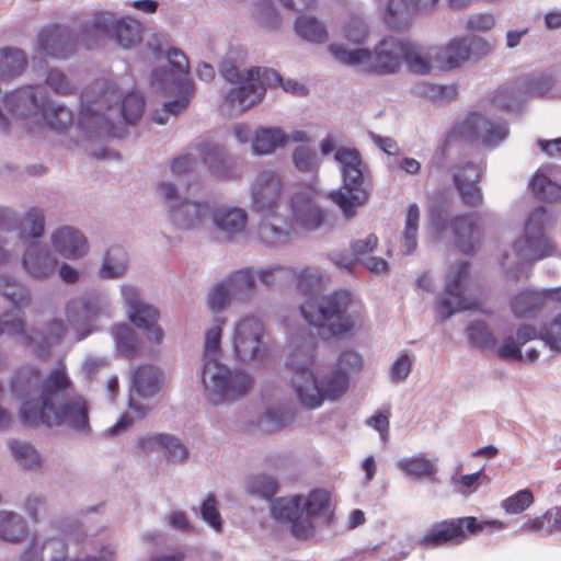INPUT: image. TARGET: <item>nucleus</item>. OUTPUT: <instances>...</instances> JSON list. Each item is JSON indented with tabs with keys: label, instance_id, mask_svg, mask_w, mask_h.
<instances>
[{
	"label": "nucleus",
	"instance_id": "79ce46f5",
	"mask_svg": "<svg viewBox=\"0 0 561 561\" xmlns=\"http://www.w3.org/2000/svg\"><path fill=\"white\" fill-rule=\"evenodd\" d=\"M27 529L24 518L13 512H0V538L10 542L21 540Z\"/></svg>",
	"mask_w": 561,
	"mask_h": 561
},
{
	"label": "nucleus",
	"instance_id": "09e8293b",
	"mask_svg": "<svg viewBox=\"0 0 561 561\" xmlns=\"http://www.w3.org/2000/svg\"><path fill=\"white\" fill-rule=\"evenodd\" d=\"M66 332V327L60 320H53L47 324L46 332L43 335L28 336L23 334L25 343L34 345L36 352L42 355V348L44 345L48 346L56 343Z\"/></svg>",
	"mask_w": 561,
	"mask_h": 561
},
{
	"label": "nucleus",
	"instance_id": "f704fd0d",
	"mask_svg": "<svg viewBox=\"0 0 561 561\" xmlns=\"http://www.w3.org/2000/svg\"><path fill=\"white\" fill-rule=\"evenodd\" d=\"M221 282L234 301L247 302L253 296L255 278L251 270L233 272Z\"/></svg>",
	"mask_w": 561,
	"mask_h": 561
},
{
	"label": "nucleus",
	"instance_id": "6e6552de",
	"mask_svg": "<svg viewBox=\"0 0 561 561\" xmlns=\"http://www.w3.org/2000/svg\"><path fill=\"white\" fill-rule=\"evenodd\" d=\"M167 65L156 69L151 77V84L156 90L163 91L168 95H174L172 101L163 102L160 108H156L152 121L163 125L171 117L178 116L188 105L193 93V84L188 80V60L186 56L176 48L168 51Z\"/></svg>",
	"mask_w": 561,
	"mask_h": 561
},
{
	"label": "nucleus",
	"instance_id": "aec40b11",
	"mask_svg": "<svg viewBox=\"0 0 561 561\" xmlns=\"http://www.w3.org/2000/svg\"><path fill=\"white\" fill-rule=\"evenodd\" d=\"M324 199L322 193L312 188H305L296 192L290 199V221L297 229L314 230L324 220V209L321 202Z\"/></svg>",
	"mask_w": 561,
	"mask_h": 561
},
{
	"label": "nucleus",
	"instance_id": "052dcab7",
	"mask_svg": "<svg viewBox=\"0 0 561 561\" xmlns=\"http://www.w3.org/2000/svg\"><path fill=\"white\" fill-rule=\"evenodd\" d=\"M468 337L473 345L480 348H490L495 345L494 335L482 322H474L468 327Z\"/></svg>",
	"mask_w": 561,
	"mask_h": 561
},
{
	"label": "nucleus",
	"instance_id": "7ed1b4c3",
	"mask_svg": "<svg viewBox=\"0 0 561 561\" xmlns=\"http://www.w3.org/2000/svg\"><path fill=\"white\" fill-rule=\"evenodd\" d=\"M312 344L294 341L287 356V367L291 370L290 386L307 409L320 408L324 401H335L343 397L350 386L345 371L330 368L314 371Z\"/></svg>",
	"mask_w": 561,
	"mask_h": 561
},
{
	"label": "nucleus",
	"instance_id": "393cba45",
	"mask_svg": "<svg viewBox=\"0 0 561 561\" xmlns=\"http://www.w3.org/2000/svg\"><path fill=\"white\" fill-rule=\"evenodd\" d=\"M20 265L28 277L47 280L55 274L58 260L47 248L37 242H31L22 253Z\"/></svg>",
	"mask_w": 561,
	"mask_h": 561
},
{
	"label": "nucleus",
	"instance_id": "9d476101",
	"mask_svg": "<svg viewBox=\"0 0 561 561\" xmlns=\"http://www.w3.org/2000/svg\"><path fill=\"white\" fill-rule=\"evenodd\" d=\"M491 49V45L482 37H455L444 47L426 49L423 54V73L459 68L471 57L486 56Z\"/></svg>",
	"mask_w": 561,
	"mask_h": 561
},
{
	"label": "nucleus",
	"instance_id": "ddd939ff",
	"mask_svg": "<svg viewBox=\"0 0 561 561\" xmlns=\"http://www.w3.org/2000/svg\"><path fill=\"white\" fill-rule=\"evenodd\" d=\"M273 80H278V73L267 68H251L245 81L231 89L222 102V111L229 115L241 114L259 104L267 87Z\"/></svg>",
	"mask_w": 561,
	"mask_h": 561
},
{
	"label": "nucleus",
	"instance_id": "bb28decb",
	"mask_svg": "<svg viewBox=\"0 0 561 561\" xmlns=\"http://www.w3.org/2000/svg\"><path fill=\"white\" fill-rule=\"evenodd\" d=\"M213 207L206 201L184 199L180 204L169 205V219L173 226L182 230L202 227L210 217Z\"/></svg>",
	"mask_w": 561,
	"mask_h": 561
},
{
	"label": "nucleus",
	"instance_id": "4c0bfd02",
	"mask_svg": "<svg viewBox=\"0 0 561 561\" xmlns=\"http://www.w3.org/2000/svg\"><path fill=\"white\" fill-rule=\"evenodd\" d=\"M479 217L477 216V221ZM450 227L457 237V245L463 253H471L474 251L473 236L477 232V242L480 240V229L478 222L476 224L472 215H463L454 218L450 221Z\"/></svg>",
	"mask_w": 561,
	"mask_h": 561
},
{
	"label": "nucleus",
	"instance_id": "2eb2a0df",
	"mask_svg": "<svg viewBox=\"0 0 561 561\" xmlns=\"http://www.w3.org/2000/svg\"><path fill=\"white\" fill-rule=\"evenodd\" d=\"M547 211L538 207L530 213L526 225L525 234L515 241L514 251L525 262H535L553 255L554 243L545 234Z\"/></svg>",
	"mask_w": 561,
	"mask_h": 561
},
{
	"label": "nucleus",
	"instance_id": "6e6d98bb",
	"mask_svg": "<svg viewBox=\"0 0 561 561\" xmlns=\"http://www.w3.org/2000/svg\"><path fill=\"white\" fill-rule=\"evenodd\" d=\"M127 318L131 324L141 331L159 321L160 312L154 306L146 304L138 309L127 310Z\"/></svg>",
	"mask_w": 561,
	"mask_h": 561
},
{
	"label": "nucleus",
	"instance_id": "2f4dec72",
	"mask_svg": "<svg viewBox=\"0 0 561 561\" xmlns=\"http://www.w3.org/2000/svg\"><path fill=\"white\" fill-rule=\"evenodd\" d=\"M297 232V229L290 219H282L278 216H271L265 219L259 227L260 239L270 245L284 243L288 238Z\"/></svg>",
	"mask_w": 561,
	"mask_h": 561
},
{
	"label": "nucleus",
	"instance_id": "37998d69",
	"mask_svg": "<svg viewBox=\"0 0 561 561\" xmlns=\"http://www.w3.org/2000/svg\"><path fill=\"white\" fill-rule=\"evenodd\" d=\"M519 531L522 534H540L543 536H549L553 533L561 531V526L557 520L553 508H551L541 516L526 519L522 524Z\"/></svg>",
	"mask_w": 561,
	"mask_h": 561
},
{
	"label": "nucleus",
	"instance_id": "c9c22d12",
	"mask_svg": "<svg viewBox=\"0 0 561 561\" xmlns=\"http://www.w3.org/2000/svg\"><path fill=\"white\" fill-rule=\"evenodd\" d=\"M27 66L25 53L20 48L0 49V82H10L20 77Z\"/></svg>",
	"mask_w": 561,
	"mask_h": 561
},
{
	"label": "nucleus",
	"instance_id": "864d4df0",
	"mask_svg": "<svg viewBox=\"0 0 561 561\" xmlns=\"http://www.w3.org/2000/svg\"><path fill=\"white\" fill-rule=\"evenodd\" d=\"M234 300L227 290L222 282L216 284L207 294L206 305L213 313H220L227 309Z\"/></svg>",
	"mask_w": 561,
	"mask_h": 561
},
{
	"label": "nucleus",
	"instance_id": "e433bc0d",
	"mask_svg": "<svg viewBox=\"0 0 561 561\" xmlns=\"http://www.w3.org/2000/svg\"><path fill=\"white\" fill-rule=\"evenodd\" d=\"M203 159L211 174L219 180H238L241 178V172L225 157L224 151L218 147H208L203 153Z\"/></svg>",
	"mask_w": 561,
	"mask_h": 561
},
{
	"label": "nucleus",
	"instance_id": "a211bd4d",
	"mask_svg": "<svg viewBox=\"0 0 561 561\" xmlns=\"http://www.w3.org/2000/svg\"><path fill=\"white\" fill-rule=\"evenodd\" d=\"M507 134L508 129L504 123L491 121L479 113H469L461 122L455 124L448 140L493 146L504 140Z\"/></svg>",
	"mask_w": 561,
	"mask_h": 561
},
{
	"label": "nucleus",
	"instance_id": "39448f33",
	"mask_svg": "<svg viewBox=\"0 0 561 561\" xmlns=\"http://www.w3.org/2000/svg\"><path fill=\"white\" fill-rule=\"evenodd\" d=\"M332 57L340 64L356 67L366 72L391 73L405 61L410 71L421 72V53L417 43L405 38L387 36L369 50L364 47L348 48L333 43L328 47Z\"/></svg>",
	"mask_w": 561,
	"mask_h": 561
},
{
	"label": "nucleus",
	"instance_id": "a19ab883",
	"mask_svg": "<svg viewBox=\"0 0 561 561\" xmlns=\"http://www.w3.org/2000/svg\"><path fill=\"white\" fill-rule=\"evenodd\" d=\"M227 318L225 316H215L213 322L205 330L204 334V362L210 358H217L221 350V337Z\"/></svg>",
	"mask_w": 561,
	"mask_h": 561
},
{
	"label": "nucleus",
	"instance_id": "ea45409f",
	"mask_svg": "<svg viewBox=\"0 0 561 561\" xmlns=\"http://www.w3.org/2000/svg\"><path fill=\"white\" fill-rule=\"evenodd\" d=\"M296 34L304 41L310 43H324L328 39L325 26L311 15H300L294 25Z\"/></svg>",
	"mask_w": 561,
	"mask_h": 561
},
{
	"label": "nucleus",
	"instance_id": "603ef678",
	"mask_svg": "<svg viewBox=\"0 0 561 561\" xmlns=\"http://www.w3.org/2000/svg\"><path fill=\"white\" fill-rule=\"evenodd\" d=\"M162 453L165 458L174 463H183L190 457L186 445L175 435L165 434Z\"/></svg>",
	"mask_w": 561,
	"mask_h": 561
},
{
	"label": "nucleus",
	"instance_id": "473e14b6",
	"mask_svg": "<svg viewBox=\"0 0 561 561\" xmlns=\"http://www.w3.org/2000/svg\"><path fill=\"white\" fill-rule=\"evenodd\" d=\"M128 272V255L121 247H112L105 252L99 267V276L112 280L124 277Z\"/></svg>",
	"mask_w": 561,
	"mask_h": 561
},
{
	"label": "nucleus",
	"instance_id": "5fc2aeb1",
	"mask_svg": "<svg viewBox=\"0 0 561 561\" xmlns=\"http://www.w3.org/2000/svg\"><path fill=\"white\" fill-rule=\"evenodd\" d=\"M535 499L529 489L519 490L501 502V507L507 514H520L533 505Z\"/></svg>",
	"mask_w": 561,
	"mask_h": 561
},
{
	"label": "nucleus",
	"instance_id": "9b49d317",
	"mask_svg": "<svg viewBox=\"0 0 561 561\" xmlns=\"http://www.w3.org/2000/svg\"><path fill=\"white\" fill-rule=\"evenodd\" d=\"M264 322L254 316L237 319L230 329L229 341L233 357L243 364H261L270 352Z\"/></svg>",
	"mask_w": 561,
	"mask_h": 561
},
{
	"label": "nucleus",
	"instance_id": "dca6fc26",
	"mask_svg": "<svg viewBox=\"0 0 561 561\" xmlns=\"http://www.w3.org/2000/svg\"><path fill=\"white\" fill-rule=\"evenodd\" d=\"M41 87H24L8 93L0 102V128L4 129L14 119L41 118L44 110Z\"/></svg>",
	"mask_w": 561,
	"mask_h": 561
},
{
	"label": "nucleus",
	"instance_id": "f257e3e1",
	"mask_svg": "<svg viewBox=\"0 0 561 561\" xmlns=\"http://www.w3.org/2000/svg\"><path fill=\"white\" fill-rule=\"evenodd\" d=\"M71 385L64 365L42 381L39 371L31 366L19 369L11 381L13 396L21 400V417L30 425H65L79 433H89V404L81 396L61 400Z\"/></svg>",
	"mask_w": 561,
	"mask_h": 561
},
{
	"label": "nucleus",
	"instance_id": "774afa93",
	"mask_svg": "<svg viewBox=\"0 0 561 561\" xmlns=\"http://www.w3.org/2000/svg\"><path fill=\"white\" fill-rule=\"evenodd\" d=\"M556 80L550 75H540L528 79L526 83L527 93L534 96H545L556 84Z\"/></svg>",
	"mask_w": 561,
	"mask_h": 561
},
{
	"label": "nucleus",
	"instance_id": "de8ad7c7",
	"mask_svg": "<svg viewBox=\"0 0 561 561\" xmlns=\"http://www.w3.org/2000/svg\"><path fill=\"white\" fill-rule=\"evenodd\" d=\"M420 209L416 204L409 207L405 224L402 232L404 252H414L419 241Z\"/></svg>",
	"mask_w": 561,
	"mask_h": 561
},
{
	"label": "nucleus",
	"instance_id": "cd10ccee",
	"mask_svg": "<svg viewBox=\"0 0 561 561\" xmlns=\"http://www.w3.org/2000/svg\"><path fill=\"white\" fill-rule=\"evenodd\" d=\"M75 48V42L66 27L49 26L37 36L36 50L45 56L66 58Z\"/></svg>",
	"mask_w": 561,
	"mask_h": 561
},
{
	"label": "nucleus",
	"instance_id": "f8f14e48",
	"mask_svg": "<svg viewBox=\"0 0 561 561\" xmlns=\"http://www.w3.org/2000/svg\"><path fill=\"white\" fill-rule=\"evenodd\" d=\"M505 523L494 520H480L474 516L448 518L432 526L423 536V546L438 548L443 546H460L469 536L483 531L501 530Z\"/></svg>",
	"mask_w": 561,
	"mask_h": 561
},
{
	"label": "nucleus",
	"instance_id": "b1692460",
	"mask_svg": "<svg viewBox=\"0 0 561 561\" xmlns=\"http://www.w3.org/2000/svg\"><path fill=\"white\" fill-rule=\"evenodd\" d=\"M51 250L68 260H81L89 253L90 247L84 233L72 226H60L49 234Z\"/></svg>",
	"mask_w": 561,
	"mask_h": 561
},
{
	"label": "nucleus",
	"instance_id": "49530a36",
	"mask_svg": "<svg viewBox=\"0 0 561 561\" xmlns=\"http://www.w3.org/2000/svg\"><path fill=\"white\" fill-rule=\"evenodd\" d=\"M116 350L124 355H131L138 348V337L135 331L126 323H118L111 329Z\"/></svg>",
	"mask_w": 561,
	"mask_h": 561
},
{
	"label": "nucleus",
	"instance_id": "20e7f679",
	"mask_svg": "<svg viewBox=\"0 0 561 561\" xmlns=\"http://www.w3.org/2000/svg\"><path fill=\"white\" fill-rule=\"evenodd\" d=\"M304 319L322 335H352L364 328L366 311L362 300L348 290L310 298L300 305Z\"/></svg>",
	"mask_w": 561,
	"mask_h": 561
},
{
	"label": "nucleus",
	"instance_id": "680f3d73",
	"mask_svg": "<svg viewBox=\"0 0 561 561\" xmlns=\"http://www.w3.org/2000/svg\"><path fill=\"white\" fill-rule=\"evenodd\" d=\"M293 421V414L287 411L268 409L261 419L260 426L265 431H276Z\"/></svg>",
	"mask_w": 561,
	"mask_h": 561
},
{
	"label": "nucleus",
	"instance_id": "7c9ffc66",
	"mask_svg": "<svg viewBox=\"0 0 561 561\" xmlns=\"http://www.w3.org/2000/svg\"><path fill=\"white\" fill-rule=\"evenodd\" d=\"M417 0H389L382 20L393 31L407 28L416 14Z\"/></svg>",
	"mask_w": 561,
	"mask_h": 561
},
{
	"label": "nucleus",
	"instance_id": "a878e982",
	"mask_svg": "<svg viewBox=\"0 0 561 561\" xmlns=\"http://www.w3.org/2000/svg\"><path fill=\"white\" fill-rule=\"evenodd\" d=\"M0 291L16 306V309L4 313L0 318V335L2 333L22 334L24 332V322L20 309L30 302L28 290L20 284L2 279L0 280Z\"/></svg>",
	"mask_w": 561,
	"mask_h": 561
},
{
	"label": "nucleus",
	"instance_id": "bf43d9fd",
	"mask_svg": "<svg viewBox=\"0 0 561 561\" xmlns=\"http://www.w3.org/2000/svg\"><path fill=\"white\" fill-rule=\"evenodd\" d=\"M457 96V87L454 84L442 85L423 82V98H427L433 102H449Z\"/></svg>",
	"mask_w": 561,
	"mask_h": 561
},
{
	"label": "nucleus",
	"instance_id": "a18cd8bd",
	"mask_svg": "<svg viewBox=\"0 0 561 561\" xmlns=\"http://www.w3.org/2000/svg\"><path fill=\"white\" fill-rule=\"evenodd\" d=\"M46 124L57 133H65L72 126L73 114L62 104H50L43 110L42 116Z\"/></svg>",
	"mask_w": 561,
	"mask_h": 561
},
{
	"label": "nucleus",
	"instance_id": "0eeeda50",
	"mask_svg": "<svg viewBox=\"0 0 561 561\" xmlns=\"http://www.w3.org/2000/svg\"><path fill=\"white\" fill-rule=\"evenodd\" d=\"M330 506V492L316 489L306 495L276 499L271 505V512L275 519L288 523L297 538L308 539L314 535L318 524L329 519Z\"/></svg>",
	"mask_w": 561,
	"mask_h": 561
},
{
	"label": "nucleus",
	"instance_id": "6ab92c4d",
	"mask_svg": "<svg viewBox=\"0 0 561 561\" xmlns=\"http://www.w3.org/2000/svg\"><path fill=\"white\" fill-rule=\"evenodd\" d=\"M162 387V374L152 365L138 366L131 373L128 405L138 416L144 417L153 408L154 398Z\"/></svg>",
	"mask_w": 561,
	"mask_h": 561
},
{
	"label": "nucleus",
	"instance_id": "4468645a",
	"mask_svg": "<svg viewBox=\"0 0 561 561\" xmlns=\"http://www.w3.org/2000/svg\"><path fill=\"white\" fill-rule=\"evenodd\" d=\"M104 35H112L122 47L129 48L140 42L141 26L135 20L98 13L84 25L82 41L90 47V36L99 39Z\"/></svg>",
	"mask_w": 561,
	"mask_h": 561
},
{
	"label": "nucleus",
	"instance_id": "c85d7f7f",
	"mask_svg": "<svg viewBox=\"0 0 561 561\" xmlns=\"http://www.w3.org/2000/svg\"><path fill=\"white\" fill-rule=\"evenodd\" d=\"M482 178V168L479 164L468 162L457 167L454 173V183L467 206H478L482 202V193L479 183Z\"/></svg>",
	"mask_w": 561,
	"mask_h": 561
},
{
	"label": "nucleus",
	"instance_id": "72a5a7b5",
	"mask_svg": "<svg viewBox=\"0 0 561 561\" xmlns=\"http://www.w3.org/2000/svg\"><path fill=\"white\" fill-rule=\"evenodd\" d=\"M286 146V133L279 127H260L252 138V150L257 156L273 153Z\"/></svg>",
	"mask_w": 561,
	"mask_h": 561
},
{
	"label": "nucleus",
	"instance_id": "4be33fe9",
	"mask_svg": "<svg viewBox=\"0 0 561 561\" xmlns=\"http://www.w3.org/2000/svg\"><path fill=\"white\" fill-rule=\"evenodd\" d=\"M68 321L72 324L94 322L112 314V302L105 294H94L81 299H73L66 307Z\"/></svg>",
	"mask_w": 561,
	"mask_h": 561
},
{
	"label": "nucleus",
	"instance_id": "3c124183",
	"mask_svg": "<svg viewBox=\"0 0 561 561\" xmlns=\"http://www.w3.org/2000/svg\"><path fill=\"white\" fill-rule=\"evenodd\" d=\"M277 489V482L275 478L267 474H254L247 479L245 490L252 495L260 496L268 500L275 493Z\"/></svg>",
	"mask_w": 561,
	"mask_h": 561
},
{
	"label": "nucleus",
	"instance_id": "c03bdc74",
	"mask_svg": "<svg viewBox=\"0 0 561 561\" xmlns=\"http://www.w3.org/2000/svg\"><path fill=\"white\" fill-rule=\"evenodd\" d=\"M45 229V217L41 209H30L19 224V236L24 240L39 239Z\"/></svg>",
	"mask_w": 561,
	"mask_h": 561
},
{
	"label": "nucleus",
	"instance_id": "338daca9",
	"mask_svg": "<svg viewBox=\"0 0 561 561\" xmlns=\"http://www.w3.org/2000/svg\"><path fill=\"white\" fill-rule=\"evenodd\" d=\"M369 35L366 22L360 18H352L344 27V36L353 43L363 44Z\"/></svg>",
	"mask_w": 561,
	"mask_h": 561
},
{
	"label": "nucleus",
	"instance_id": "13d9d810",
	"mask_svg": "<svg viewBox=\"0 0 561 561\" xmlns=\"http://www.w3.org/2000/svg\"><path fill=\"white\" fill-rule=\"evenodd\" d=\"M45 83L55 93L60 95H68L75 91V84L72 81L57 68L48 70Z\"/></svg>",
	"mask_w": 561,
	"mask_h": 561
},
{
	"label": "nucleus",
	"instance_id": "0e129e2a",
	"mask_svg": "<svg viewBox=\"0 0 561 561\" xmlns=\"http://www.w3.org/2000/svg\"><path fill=\"white\" fill-rule=\"evenodd\" d=\"M448 204L445 202L432 205L430 208V228L434 233L443 232L448 227Z\"/></svg>",
	"mask_w": 561,
	"mask_h": 561
},
{
	"label": "nucleus",
	"instance_id": "8fccbe9b",
	"mask_svg": "<svg viewBox=\"0 0 561 561\" xmlns=\"http://www.w3.org/2000/svg\"><path fill=\"white\" fill-rule=\"evenodd\" d=\"M10 449L13 457L21 466L28 469L41 467L42 457L31 444L21 440H13L10 443Z\"/></svg>",
	"mask_w": 561,
	"mask_h": 561
},
{
	"label": "nucleus",
	"instance_id": "1a4fd4ad",
	"mask_svg": "<svg viewBox=\"0 0 561 561\" xmlns=\"http://www.w3.org/2000/svg\"><path fill=\"white\" fill-rule=\"evenodd\" d=\"M201 378L205 397L213 404L232 403L243 398L253 382L247 371L233 369L217 358L204 362Z\"/></svg>",
	"mask_w": 561,
	"mask_h": 561
},
{
	"label": "nucleus",
	"instance_id": "e2e57ef3",
	"mask_svg": "<svg viewBox=\"0 0 561 561\" xmlns=\"http://www.w3.org/2000/svg\"><path fill=\"white\" fill-rule=\"evenodd\" d=\"M202 519L207 523L215 531L219 533L222 528V518L217 507V501L213 495H208L201 507Z\"/></svg>",
	"mask_w": 561,
	"mask_h": 561
},
{
	"label": "nucleus",
	"instance_id": "4d7b16f0",
	"mask_svg": "<svg viewBox=\"0 0 561 561\" xmlns=\"http://www.w3.org/2000/svg\"><path fill=\"white\" fill-rule=\"evenodd\" d=\"M293 159L296 168L302 172H312L319 169L320 159L309 146L302 145L294 150Z\"/></svg>",
	"mask_w": 561,
	"mask_h": 561
},
{
	"label": "nucleus",
	"instance_id": "412c9836",
	"mask_svg": "<svg viewBox=\"0 0 561 561\" xmlns=\"http://www.w3.org/2000/svg\"><path fill=\"white\" fill-rule=\"evenodd\" d=\"M283 194L279 176L270 170L256 174L250 187L251 206L254 211L274 214Z\"/></svg>",
	"mask_w": 561,
	"mask_h": 561
},
{
	"label": "nucleus",
	"instance_id": "c756f323",
	"mask_svg": "<svg viewBox=\"0 0 561 561\" xmlns=\"http://www.w3.org/2000/svg\"><path fill=\"white\" fill-rule=\"evenodd\" d=\"M210 217L214 228L228 240L242 233L248 224L247 211L236 206L221 205L213 208Z\"/></svg>",
	"mask_w": 561,
	"mask_h": 561
},
{
	"label": "nucleus",
	"instance_id": "58836bf2",
	"mask_svg": "<svg viewBox=\"0 0 561 561\" xmlns=\"http://www.w3.org/2000/svg\"><path fill=\"white\" fill-rule=\"evenodd\" d=\"M546 301L545 290H523L512 299L511 309L518 318L531 317L543 308Z\"/></svg>",
	"mask_w": 561,
	"mask_h": 561
},
{
	"label": "nucleus",
	"instance_id": "f03ea898",
	"mask_svg": "<svg viewBox=\"0 0 561 561\" xmlns=\"http://www.w3.org/2000/svg\"><path fill=\"white\" fill-rule=\"evenodd\" d=\"M144 110L145 100L140 93H125L116 82L103 81L82 94L78 125L98 136H118L119 128L116 127L135 124Z\"/></svg>",
	"mask_w": 561,
	"mask_h": 561
},
{
	"label": "nucleus",
	"instance_id": "423d86ee",
	"mask_svg": "<svg viewBox=\"0 0 561 561\" xmlns=\"http://www.w3.org/2000/svg\"><path fill=\"white\" fill-rule=\"evenodd\" d=\"M319 147L322 156L334 153L342 176V187L332 192L330 198L345 217H353L356 208L365 205L369 196L364 187V163L360 153L353 147L341 146V138L333 134L327 135Z\"/></svg>",
	"mask_w": 561,
	"mask_h": 561
},
{
	"label": "nucleus",
	"instance_id": "69168bd1",
	"mask_svg": "<svg viewBox=\"0 0 561 561\" xmlns=\"http://www.w3.org/2000/svg\"><path fill=\"white\" fill-rule=\"evenodd\" d=\"M540 339L553 351L561 352V314L542 328Z\"/></svg>",
	"mask_w": 561,
	"mask_h": 561
},
{
	"label": "nucleus",
	"instance_id": "5701e85b",
	"mask_svg": "<svg viewBox=\"0 0 561 561\" xmlns=\"http://www.w3.org/2000/svg\"><path fill=\"white\" fill-rule=\"evenodd\" d=\"M259 277L266 285H279L289 280H296L301 290L308 291L320 285L324 275L317 267H304L296 271L284 266H271L261 270Z\"/></svg>",
	"mask_w": 561,
	"mask_h": 561
},
{
	"label": "nucleus",
	"instance_id": "f3484780",
	"mask_svg": "<svg viewBox=\"0 0 561 561\" xmlns=\"http://www.w3.org/2000/svg\"><path fill=\"white\" fill-rule=\"evenodd\" d=\"M469 264L459 263L453 267L448 275L444 295L437 301V312L443 320L448 319L457 311L478 310L480 301L467 296Z\"/></svg>",
	"mask_w": 561,
	"mask_h": 561
}]
</instances>
